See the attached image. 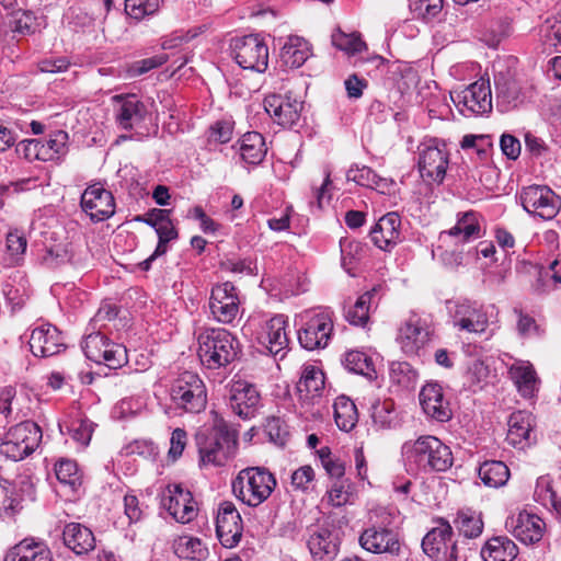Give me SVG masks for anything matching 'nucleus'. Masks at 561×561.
I'll return each mask as SVG.
<instances>
[{"mask_svg": "<svg viewBox=\"0 0 561 561\" xmlns=\"http://www.w3.org/2000/svg\"><path fill=\"white\" fill-rule=\"evenodd\" d=\"M197 355L208 369H219L236 360L241 352L238 339L224 328H205L197 334Z\"/></svg>", "mask_w": 561, "mask_h": 561, "instance_id": "nucleus-1", "label": "nucleus"}, {"mask_svg": "<svg viewBox=\"0 0 561 561\" xmlns=\"http://www.w3.org/2000/svg\"><path fill=\"white\" fill-rule=\"evenodd\" d=\"M197 444L203 465L224 466L237 453L238 434L224 419L216 416L209 432L197 437Z\"/></svg>", "mask_w": 561, "mask_h": 561, "instance_id": "nucleus-2", "label": "nucleus"}, {"mask_svg": "<svg viewBox=\"0 0 561 561\" xmlns=\"http://www.w3.org/2000/svg\"><path fill=\"white\" fill-rule=\"evenodd\" d=\"M407 460L419 469L430 471H446L453 466L454 458L450 448L435 436H421L414 442L402 446Z\"/></svg>", "mask_w": 561, "mask_h": 561, "instance_id": "nucleus-3", "label": "nucleus"}, {"mask_svg": "<svg viewBox=\"0 0 561 561\" xmlns=\"http://www.w3.org/2000/svg\"><path fill=\"white\" fill-rule=\"evenodd\" d=\"M276 479L263 467H249L239 471L232 481V491L238 500L250 507L265 502L276 488Z\"/></svg>", "mask_w": 561, "mask_h": 561, "instance_id": "nucleus-4", "label": "nucleus"}, {"mask_svg": "<svg viewBox=\"0 0 561 561\" xmlns=\"http://www.w3.org/2000/svg\"><path fill=\"white\" fill-rule=\"evenodd\" d=\"M42 436V430L35 422H21L4 435L0 443V454L14 461L22 460L38 447Z\"/></svg>", "mask_w": 561, "mask_h": 561, "instance_id": "nucleus-5", "label": "nucleus"}, {"mask_svg": "<svg viewBox=\"0 0 561 561\" xmlns=\"http://www.w3.org/2000/svg\"><path fill=\"white\" fill-rule=\"evenodd\" d=\"M172 402L190 413H199L206 408L207 393L203 380L194 373H182L170 389Z\"/></svg>", "mask_w": 561, "mask_h": 561, "instance_id": "nucleus-6", "label": "nucleus"}, {"mask_svg": "<svg viewBox=\"0 0 561 561\" xmlns=\"http://www.w3.org/2000/svg\"><path fill=\"white\" fill-rule=\"evenodd\" d=\"M231 55L245 70L263 73L268 67V47L257 34L234 37L230 42Z\"/></svg>", "mask_w": 561, "mask_h": 561, "instance_id": "nucleus-7", "label": "nucleus"}, {"mask_svg": "<svg viewBox=\"0 0 561 561\" xmlns=\"http://www.w3.org/2000/svg\"><path fill=\"white\" fill-rule=\"evenodd\" d=\"M300 322L298 341L304 348L313 351L328 345L333 331V321L329 311H306L300 316Z\"/></svg>", "mask_w": 561, "mask_h": 561, "instance_id": "nucleus-8", "label": "nucleus"}, {"mask_svg": "<svg viewBox=\"0 0 561 561\" xmlns=\"http://www.w3.org/2000/svg\"><path fill=\"white\" fill-rule=\"evenodd\" d=\"M451 101L462 115H479L492 110L490 82L478 80L461 91L450 93Z\"/></svg>", "mask_w": 561, "mask_h": 561, "instance_id": "nucleus-9", "label": "nucleus"}, {"mask_svg": "<svg viewBox=\"0 0 561 561\" xmlns=\"http://www.w3.org/2000/svg\"><path fill=\"white\" fill-rule=\"evenodd\" d=\"M520 203L524 209L539 218L550 220L560 210V199L554 192L545 185H530L520 192Z\"/></svg>", "mask_w": 561, "mask_h": 561, "instance_id": "nucleus-10", "label": "nucleus"}, {"mask_svg": "<svg viewBox=\"0 0 561 561\" xmlns=\"http://www.w3.org/2000/svg\"><path fill=\"white\" fill-rule=\"evenodd\" d=\"M239 309L240 299L232 283L225 282L213 287L209 297V310L214 320L230 324L237 318Z\"/></svg>", "mask_w": 561, "mask_h": 561, "instance_id": "nucleus-11", "label": "nucleus"}, {"mask_svg": "<svg viewBox=\"0 0 561 561\" xmlns=\"http://www.w3.org/2000/svg\"><path fill=\"white\" fill-rule=\"evenodd\" d=\"M162 506L181 524H187L198 514L197 503L192 492L181 484H169L161 500Z\"/></svg>", "mask_w": 561, "mask_h": 561, "instance_id": "nucleus-12", "label": "nucleus"}, {"mask_svg": "<svg viewBox=\"0 0 561 561\" xmlns=\"http://www.w3.org/2000/svg\"><path fill=\"white\" fill-rule=\"evenodd\" d=\"M114 118L119 128L133 129L140 124L147 115V106L134 93L115 94L111 99Z\"/></svg>", "mask_w": 561, "mask_h": 561, "instance_id": "nucleus-13", "label": "nucleus"}, {"mask_svg": "<svg viewBox=\"0 0 561 561\" xmlns=\"http://www.w3.org/2000/svg\"><path fill=\"white\" fill-rule=\"evenodd\" d=\"M80 205L82 210L95 222L106 220L115 214L114 196L98 184L84 190Z\"/></svg>", "mask_w": 561, "mask_h": 561, "instance_id": "nucleus-14", "label": "nucleus"}, {"mask_svg": "<svg viewBox=\"0 0 561 561\" xmlns=\"http://www.w3.org/2000/svg\"><path fill=\"white\" fill-rule=\"evenodd\" d=\"M453 323L459 331L482 334L489 327V317L482 305L463 300L455 305Z\"/></svg>", "mask_w": 561, "mask_h": 561, "instance_id": "nucleus-15", "label": "nucleus"}, {"mask_svg": "<svg viewBox=\"0 0 561 561\" xmlns=\"http://www.w3.org/2000/svg\"><path fill=\"white\" fill-rule=\"evenodd\" d=\"M242 519L232 502H222L216 517V533L225 548L236 547L242 537Z\"/></svg>", "mask_w": 561, "mask_h": 561, "instance_id": "nucleus-16", "label": "nucleus"}, {"mask_svg": "<svg viewBox=\"0 0 561 561\" xmlns=\"http://www.w3.org/2000/svg\"><path fill=\"white\" fill-rule=\"evenodd\" d=\"M397 341L405 355H419L430 341L426 321L415 313L411 314L401 325Z\"/></svg>", "mask_w": 561, "mask_h": 561, "instance_id": "nucleus-17", "label": "nucleus"}, {"mask_svg": "<svg viewBox=\"0 0 561 561\" xmlns=\"http://www.w3.org/2000/svg\"><path fill=\"white\" fill-rule=\"evenodd\" d=\"M420 150L419 169L424 180L440 184L448 167V156L445 151L446 142L438 145H425Z\"/></svg>", "mask_w": 561, "mask_h": 561, "instance_id": "nucleus-18", "label": "nucleus"}, {"mask_svg": "<svg viewBox=\"0 0 561 561\" xmlns=\"http://www.w3.org/2000/svg\"><path fill=\"white\" fill-rule=\"evenodd\" d=\"M264 107L278 125L293 128L299 121L302 102L290 95L272 94L265 98Z\"/></svg>", "mask_w": 561, "mask_h": 561, "instance_id": "nucleus-19", "label": "nucleus"}, {"mask_svg": "<svg viewBox=\"0 0 561 561\" xmlns=\"http://www.w3.org/2000/svg\"><path fill=\"white\" fill-rule=\"evenodd\" d=\"M420 404L424 413L434 421L447 422L453 416L449 401L445 398L442 386L426 383L420 391Z\"/></svg>", "mask_w": 561, "mask_h": 561, "instance_id": "nucleus-20", "label": "nucleus"}, {"mask_svg": "<svg viewBox=\"0 0 561 561\" xmlns=\"http://www.w3.org/2000/svg\"><path fill=\"white\" fill-rule=\"evenodd\" d=\"M260 393L255 386L239 380L236 381L230 390L231 410L241 419L249 420L255 415L260 404Z\"/></svg>", "mask_w": 561, "mask_h": 561, "instance_id": "nucleus-21", "label": "nucleus"}, {"mask_svg": "<svg viewBox=\"0 0 561 561\" xmlns=\"http://www.w3.org/2000/svg\"><path fill=\"white\" fill-rule=\"evenodd\" d=\"M30 347L34 356H54L65 347L59 330L51 324L35 328L30 337Z\"/></svg>", "mask_w": 561, "mask_h": 561, "instance_id": "nucleus-22", "label": "nucleus"}, {"mask_svg": "<svg viewBox=\"0 0 561 561\" xmlns=\"http://www.w3.org/2000/svg\"><path fill=\"white\" fill-rule=\"evenodd\" d=\"M359 543L362 548L376 554L398 556L400 552V542L397 535L387 528L374 526L365 529L359 537Z\"/></svg>", "mask_w": 561, "mask_h": 561, "instance_id": "nucleus-23", "label": "nucleus"}, {"mask_svg": "<svg viewBox=\"0 0 561 561\" xmlns=\"http://www.w3.org/2000/svg\"><path fill=\"white\" fill-rule=\"evenodd\" d=\"M287 319L283 314H277L265 322L262 332L259 335V342L272 355L284 356V351L288 346V337L286 333Z\"/></svg>", "mask_w": 561, "mask_h": 561, "instance_id": "nucleus-24", "label": "nucleus"}, {"mask_svg": "<svg viewBox=\"0 0 561 561\" xmlns=\"http://www.w3.org/2000/svg\"><path fill=\"white\" fill-rule=\"evenodd\" d=\"M401 219L397 213L382 216L370 230V239L376 247L388 251L401 239Z\"/></svg>", "mask_w": 561, "mask_h": 561, "instance_id": "nucleus-25", "label": "nucleus"}, {"mask_svg": "<svg viewBox=\"0 0 561 561\" xmlns=\"http://www.w3.org/2000/svg\"><path fill=\"white\" fill-rule=\"evenodd\" d=\"M453 528L448 522L439 519L438 525L430 530L422 540V549L432 560H440L450 548Z\"/></svg>", "mask_w": 561, "mask_h": 561, "instance_id": "nucleus-26", "label": "nucleus"}, {"mask_svg": "<svg viewBox=\"0 0 561 561\" xmlns=\"http://www.w3.org/2000/svg\"><path fill=\"white\" fill-rule=\"evenodd\" d=\"M536 439L534 432V417L525 411L512 413L508 420L506 440L514 447L524 448Z\"/></svg>", "mask_w": 561, "mask_h": 561, "instance_id": "nucleus-27", "label": "nucleus"}, {"mask_svg": "<svg viewBox=\"0 0 561 561\" xmlns=\"http://www.w3.org/2000/svg\"><path fill=\"white\" fill-rule=\"evenodd\" d=\"M513 535L525 545H533L541 540L546 524L536 514L520 512L516 519H512Z\"/></svg>", "mask_w": 561, "mask_h": 561, "instance_id": "nucleus-28", "label": "nucleus"}, {"mask_svg": "<svg viewBox=\"0 0 561 561\" xmlns=\"http://www.w3.org/2000/svg\"><path fill=\"white\" fill-rule=\"evenodd\" d=\"M495 93L499 106L502 111H510L522 103L519 83L510 71H497L494 75Z\"/></svg>", "mask_w": 561, "mask_h": 561, "instance_id": "nucleus-29", "label": "nucleus"}, {"mask_svg": "<svg viewBox=\"0 0 561 561\" xmlns=\"http://www.w3.org/2000/svg\"><path fill=\"white\" fill-rule=\"evenodd\" d=\"M62 539L66 547L76 554L88 553L95 547L93 533L79 523H69L62 531Z\"/></svg>", "mask_w": 561, "mask_h": 561, "instance_id": "nucleus-30", "label": "nucleus"}, {"mask_svg": "<svg viewBox=\"0 0 561 561\" xmlns=\"http://www.w3.org/2000/svg\"><path fill=\"white\" fill-rule=\"evenodd\" d=\"M380 286H375L370 290L360 295L357 300L345 311L346 320L358 327H365L369 320V313L373 308L379 304L378 293Z\"/></svg>", "mask_w": 561, "mask_h": 561, "instance_id": "nucleus-31", "label": "nucleus"}, {"mask_svg": "<svg viewBox=\"0 0 561 561\" xmlns=\"http://www.w3.org/2000/svg\"><path fill=\"white\" fill-rule=\"evenodd\" d=\"M510 375L524 398H533L539 388V378L529 362H516L510 367Z\"/></svg>", "mask_w": 561, "mask_h": 561, "instance_id": "nucleus-32", "label": "nucleus"}, {"mask_svg": "<svg viewBox=\"0 0 561 561\" xmlns=\"http://www.w3.org/2000/svg\"><path fill=\"white\" fill-rule=\"evenodd\" d=\"M308 548L314 561H332L337 554V543L328 528H317L308 539Z\"/></svg>", "mask_w": 561, "mask_h": 561, "instance_id": "nucleus-33", "label": "nucleus"}, {"mask_svg": "<svg viewBox=\"0 0 561 561\" xmlns=\"http://www.w3.org/2000/svg\"><path fill=\"white\" fill-rule=\"evenodd\" d=\"M483 561H513L518 554L515 542L506 536L490 538L481 549Z\"/></svg>", "mask_w": 561, "mask_h": 561, "instance_id": "nucleus-34", "label": "nucleus"}, {"mask_svg": "<svg viewBox=\"0 0 561 561\" xmlns=\"http://www.w3.org/2000/svg\"><path fill=\"white\" fill-rule=\"evenodd\" d=\"M310 48L307 41L299 36H289L280 48V61L289 68H299L310 57Z\"/></svg>", "mask_w": 561, "mask_h": 561, "instance_id": "nucleus-35", "label": "nucleus"}, {"mask_svg": "<svg viewBox=\"0 0 561 561\" xmlns=\"http://www.w3.org/2000/svg\"><path fill=\"white\" fill-rule=\"evenodd\" d=\"M5 561H53V554L43 542L23 540L12 549Z\"/></svg>", "mask_w": 561, "mask_h": 561, "instance_id": "nucleus-36", "label": "nucleus"}, {"mask_svg": "<svg viewBox=\"0 0 561 561\" xmlns=\"http://www.w3.org/2000/svg\"><path fill=\"white\" fill-rule=\"evenodd\" d=\"M346 178L348 181H353L360 186L373 188L380 193H386L391 185V182L379 176L374 170L365 165L352 167L347 171Z\"/></svg>", "mask_w": 561, "mask_h": 561, "instance_id": "nucleus-37", "label": "nucleus"}, {"mask_svg": "<svg viewBox=\"0 0 561 561\" xmlns=\"http://www.w3.org/2000/svg\"><path fill=\"white\" fill-rule=\"evenodd\" d=\"M333 408L337 427L344 432H351L358 421L355 403L350 398L340 396L335 399Z\"/></svg>", "mask_w": 561, "mask_h": 561, "instance_id": "nucleus-38", "label": "nucleus"}, {"mask_svg": "<svg viewBox=\"0 0 561 561\" xmlns=\"http://www.w3.org/2000/svg\"><path fill=\"white\" fill-rule=\"evenodd\" d=\"M479 477L489 488H500L506 484L510 478V469L503 461H484L479 468Z\"/></svg>", "mask_w": 561, "mask_h": 561, "instance_id": "nucleus-39", "label": "nucleus"}, {"mask_svg": "<svg viewBox=\"0 0 561 561\" xmlns=\"http://www.w3.org/2000/svg\"><path fill=\"white\" fill-rule=\"evenodd\" d=\"M324 387V375L323 373L313 365H307L304 367L301 377L297 383V390L300 394L306 397H314Z\"/></svg>", "mask_w": 561, "mask_h": 561, "instance_id": "nucleus-40", "label": "nucleus"}, {"mask_svg": "<svg viewBox=\"0 0 561 561\" xmlns=\"http://www.w3.org/2000/svg\"><path fill=\"white\" fill-rule=\"evenodd\" d=\"M534 499L546 508L561 516V497L552 489L548 477H540L535 486Z\"/></svg>", "mask_w": 561, "mask_h": 561, "instance_id": "nucleus-41", "label": "nucleus"}, {"mask_svg": "<svg viewBox=\"0 0 561 561\" xmlns=\"http://www.w3.org/2000/svg\"><path fill=\"white\" fill-rule=\"evenodd\" d=\"M448 233L454 237H461L463 242L480 238L482 233L477 214L473 211L465 213Z\"/></svg>", "mask_w": 561, "mask_h": 561, "instance_id": "nucleus-42", "label": "nucleus"}, {"mask_svg": "<svg viewBox=\"0 0 561 561\" xmlns=\"http://www.w3.org/2000/svg\"><path fill=\"white\" fill-rule=\"evenodd\" d=\"M343 364L352 373L363 375L369 379L376 378L373 359L363 352L351 351L345 354Z\"/></svg>", "mask_w": 561, "mask_h": 561, "instance_id": "nucleus-43", "label": "nucleus"}, {"mask_svg": "<svg viewBox=\"0 0 561 561\" xmlns=\"http://www.w3.org/2000/svg\"><path fill=\"white\" fill-rule=\"evenodd\" d=\"M158 234V244L154 252L145 261H142L139 266L142 271H148L151 266L152 261H154L158 256L163 255L168 251V242L175 240L178 238V231L174 228L172 221L163 224L154 229Z\"/></svg>", "mask_w": 561, "mask_h": 561, "instance_id": "nucleus-44", "label": "nucleus"}, {"mask_svg": "<svg viewBox=\"0 0 561 561\" xmlns=\"http://www.w3.org/2000/svg\"><path fill=\"white\" fill-rule=\"evenodd\" d=\"M370 415L374 424L380 428H391L397 424L394 402L390 399L373 403Z\"/></svg>", "mask_w": 561, "mask_h": 561, "instance_id": "nucleus-45", "label": "nucleus"}, {"mask_svg": "<svg viewBox=\"0 0 561 561\" xmlns=\"http://www.w3.org/2000/svg\"><path fill=\"white\" fill-rule=\"evenodd\" d=\"M174 553L182 559L196 560L203 558L207 550L198 538L181 536L173 541Z\"/></svg>", "mask_w": 561, "mask_h": 561, "instance_id": "nucleus-46", "label": "nucleus"}, {"mask_svg": "<svg viewBox=\"0 0 561 561\" xmlns=\"http://www.w3.org/2000/svg\"><path fill=\"white\" fill-rule=\"evenodd\" d=\"M331 38L333 46L347 55H356L367 48L359 33L346 34L339 28L332 34Z\"/></svg>", "mask_w": 561, "mask_h": 561, "instance_id": "nucleus-47", "label": "nucleus"}, {"mask_svg": "<svg viewBox=\"0 0 561 561\" xmlns=\"http://www.w3.org/2000/svg\"><path fill=\"white\" fill-rule=\"evenodd\" d=\"M328 502L334 507L352 503L353 489L348 479L334 481L327 492Z\"/></svg>", "mask_w": 561, "mask_h": 561, "instance_id": "nucleus-48", "label": "nucleus"}, {"mask_svg": "<svg viewBox=\"0 0 561 561\" xmlns=\"http://www.w3.org/2000/svg\"><path fill=\"white\" fill-rule=\"evenodd\" d=\"M108 343L110 341L106 336L96 332L87 335L81 346L87 358L98 364L101 360L104 347L107 346Z\"/></svg>", "mask_w": 561, "mask_h": 561, "instance_id": "nucleus-49", "label": "nucleus"}, {"mask_svg": "<svg viewBox=\"0 0 561 561\" xmlns=\"http://www.w3.org/2000/svg\"><path fill=\"white\" fill-rule=\"evenodd\" d=\"M160 8V0H125V12L137 21L154 14Z\"/></svg>", "mask_w": 561, "mask_h": 561, "instance_id": "nucleus-50", "label": "nucleus"}, {"mask_svg": "<svg viewBox=\"0 0 561 561\" xmlns=\"http://www.w3.org/2000/svg\"><path fill=\"white\" fill-rule=\"evenodd\" d=\"M416 377V370L407 362H394L390 366L391 380L402 387L413 386Z\"/></svg>", "mask_w": 561, "mask_h": 561, "instance_id": "nucleus-51", "label": "nucleus"}, {"mask_svg": "<svg viewBox=\"0 0 561 561\" xmlns=\"http://www.w3.org/2000/svg\"><path fill=\"white\" fill-rule=\"evenodd\" d=\"M127 363V351L122 344L110 342L102 352L99 364H104L108 368L116 369Z\"/></svg>", "mask_w": 561, "mask_h": 561, "instance_id": "nucleus-52", "label": "nucleus"}, {"mask_svg": "<svg viewBox=\"0 0 561 561\" xmlns=\"http://www.w3.org/2000/svg\"><path fill=\"white\" fill-rule=\"evenodd\" d=\"M55 473L59 482L75 488L79 481L80 476L78 466L72 460H60L55 465Z\"/></svg>", "mask_w": 561, "mask_h": 561, "instance_id": "nucleus-53", "label": "nucleus"}, {"mask_svg": "<svg viewBox=\"0 0 561 561\" xmlns=\"http://www.w3.org/2000/svg\"><path fill=\"white\" fill-rule=\"evenodd\" d=\"M410 8L417 18L431 20L440 13L443 0H414Z\"/></svg>", "mask_w": 561, "mask_h": 561, "instance_id": "nucleus-54", "label": "nucleus"}, {"mask_svg": "<svg viewBox=\"0 0 561 561\" xmlns=\"http://www.w3.org/2000/svg\"><path fill=\"white\" fill-rule=\"evenodd\" d=\"M12 32L20 35H28L34 32V16L25 11H16L9 22Z\"/></svg>", "mask_w": 561, "mask_h": 561, "instance_id": "nucleus-55", "label": "nucleus"}, {"mask_svg": "<svg viewBox=\"0 0 561 561\" xmlns=\"http://www.w3.org/2000/svg\"><path fill=\"white\" fill-rule=\"evenodd\" d=\"M265 431L271 442L278 446L285 445L288 431L283 420L277 416L268 417L265 424Z\"/></svg>", "mask_w": 561, "mask_h": 561, "instance_id": "nucleus-56", "label": "nucleus"}, {"mask_svg": "<svg viewBox=\"0 0 561 561\" xmlns=\"http://www.w3.org/2000/svg\"><path fill=\"white\" fill-rule=\"evenodd\" d=\"M239 150L241 158L251 164L260 163L267 152L266 142H242Z\"/></svg>", "mask_w": 561, "mask_h": 561, "instance_id": "nucleus-57", "label": "nucleus"}, {"mask_svg": "<svg viewBox=\"0 0 561 561\" xmlns=\"http://www.w3.org/2000/svg\"><path fill=\"white\" fill-rule=\"evenodd\" d=\"M69 432L76 442L82 446H87L92 437L93 423L89 420H77L72 422Z\"/></svg>", "mask_w": 561, "mask_h": 561, "instance_id": "nucleus-58", "label": "nucleus"}, {"mask_svg": "<svg viewBox=\"0 0 561 561\" xmlns=\"http://www.w3.org/2000/svg\"><path fill=\"white\" fill-rule=\"evenodd\" d=\"M542 284L541 291H549L561 287V273L559 270V262L553 261L548 271L540 273L539 279Z\"/></svg>", "mask_w": 561, "mask_h": 561, "instance_id": "nucleus-59", "label": "nucleus"}, {"mask_svg": "<svg viewBox=\"0 0 561 561\" xmlns=\"http://www.w3.org/2000/svg\"><path fill=\"white\" fill-rule=\"evenodd\" d=\"M459 528L468 538H476L483 530V522L479 516H469L461 514L459 516Z\"/></svg>", "mask_w": 561, "mask_h": 561, "instance_id": "nucleus-60", "label": "nucleus"}, {"mask_svg": "<svg viewBox=\"0 0 561 561\" xmlns=\"http://www.w3.org/2000/svg\"><path fill=\"white\" fill-rule=\"evenodd\" d=\"M234 123L229 118H224L209 127L208 140H231Z\"/></svg>", "mask_w": 561, "mask_h": 561, "instance_id": "nucleus-61", "label": "nucleus"}, {"mask_svg": "<svg viewBox=\"0 0 561 561\" xmlns=\"http://www.w3.org/2000/svg\"><path fill=\"white\" fill-rule=\"evenodd\" d=\"M168 61L165 54L152 56L149 58L141 59L133 64L130 72L133 76L144 75Z\"/></svg>", "mask_w": 561, "mask_h": 561, "instance_id": "nucleus-62", "label": "nucleus"}, {"mask_svg": "<svg viewBox=\"0 0 561 561\" xmlns=\"http://www.w3.org/2000/svg\"><path fill=\"white\" fill-rule=\"evenodd\" d=\"M314 479V471L310 466H302L291 474V485L295 490L307 491Z\"/></svg>", "mask_w": 561, "mask_h": 561, "instance_id": "nucleus-63", "label": "nucleus"}, {"mask_svg": "<svg viewBox=\"0 0 561 561\" xmlns=\"http://www.w3.org/2000/svg\"><path fill=\"white\" fill-rule=\"evenodd\" d=\"M142 404L138 400L126 398L121 400L114 408V414L118 419H128L141 410Z\"/></svg>", "mask_w": 561, "mask_h": 561, "instance_id": "nucleus-64", "label": "nucleus"}]
</instances>
